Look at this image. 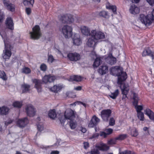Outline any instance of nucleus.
<instances>
[{
	"label": "nucleus",
	"instance_id": "de8ad7c7",
	"mask_svg": "<svg viewBox=\"0 0 154 154\" xmlns=\"http://www.w3.org/2000/svg\"><path fill=\"white\" fill-rule=\"evenodd\" d=\"M22 72L25 74H28L30 72L31 70L28 67H25L23 69Z\"/></svg>",
	"mask_w": 154,
	"mask_h": 154
},
{
	"label": "nucleus",
	"instance_id": "49530a36",
	"mask_svg": "<svg viewBox=\"0 0 154 154\" xmlns=\"http://www.w3.org/2000/svg\"><path fill=\"white\" fill-rule=\"evenodd\" d=\"M13 105L14 107L20 108L22 104L21 103L19 102L16 101L13 103Z\"/></svg>",
	"mask_w": 154,
	"mask_h": 154
},
{
	"label": "nucleus",
	"instance_id": "79ce46f5",
	"mask_svg": "<svg viewBox=\"0 0 154 154\" xmlns=\"http://www.w3.org/2000/svg\"><path fill=\"white\" fill-rule=\"evenodd\" d=\"M106 8L107 9L112 10L114 14H116V6H108L106 5Z\"/></svg>",
	"mask_w": 154,
	"mask_h": 154
},
{
	"label": "nucleus",
	"instance_id": "f8f14e48",
	"mask_svg": "<svg viewBox=\"0 0 154 154\" xmlns=\"http://www.w3.org/2000/svg\"><path fill=\"white\" fill-rule=\"evenodd\" d=\"M29 122L27 117L19 119L17 122V126L21 128L25 127Z\"/></svg>",
	"mask_w": 154,
	"mask_h": 154
},
{
	"label": "nucleus",
	"instance_id": "f03ea898",
	"mask_svg": "<svg viewBox=\"0 0 154 154\" xmlns=\"http://www.w3.org/2000/svg\"><path fill=\"white\" fill-rule=\"evenodd\" d=\"M109 71L112 75L118 76L117 83L119 85H122V82L127 78L126 73L121 71L118 66L112 67L110 69Z\"/></svg>",
	"mask_w": 154,
	"mask_h": 154
},
{
	"label": "nucleus",
	"instance_id": "4be33fe9",
	"mask_svg": "<svg viewBox=\"0 0 154 154\" xmlns=\"http://www.w3.org/2000/svg\"><path fill=\"white\" fill-rule=\"evenodd\" d=\"M55 79L54 77L51 75H45L43 78V82L45 83H47L48 82H53Z\"/></svg>",
	"mask_w": 154,
	"mask_h": 154
},
{
	"label": "nucleus",
	"instance_id": "c9c22d12",
	"mask_svg": "<svg viewBox=\"0 0 154 154\" xmlns=\"http://www.w3.org/2000/svg\"><path fill=\"white\" fill-rule=\"evenodd\" d=\"M152 53V51L149 49H146L143 51L142 56L143 57L146 56H150Z\"/></svg>",
	"mask_w": 154,
	"mask_h": 154
},
{
	"label": "nucleus",
	"instance_id": "f257e3e1",
	"mask_svg": "<svg viewBox=\"0 0 154 154\" xmlns=\"http://www.w3.org/2000/svg\"><path fill=\"white\" fill-rule=\"evenodd\" d=\"M0 34L4 39L5 44V49L3 50L2 56L5 59H8L11 55V50L13 48V47L5 34H2V32H0Z\"/></svg>",
	"mask_w": 154,
	"mask_h": 154
},
{
	"label": "nucleus",
	"instance_id": "6e6552de",
	"mask_svg": "<svg viewBox=\"0 0 154 154\" xmlns=\"http://www.w3.org/2000/svg\"><path fill=\"white\" fill-rule=\"evenodd\" d=\"M64 115L66 119L71 120L75 117L76 114L75 112L69 109L65 111Z\"/></svg>",
	"mask_w": 154,
	"mask_h": 154
},
{
	"label": "nucleus",
	"instance_id": "0eeeda50",
	"mask_svg": "<svg viewBox=\"0 0 154 154\" xmlns=\"http://www.w3.org/2000/svg\"><path fill=\"white\" fill-rule=\"evenodd\" d=\"M111 113L112 111L110 109H104L101 111L100 116L104 121L107 122Z\"/></svg>",
	"mask_w": 154,
	"mask_h": 154
},
{
	"label": "nucleus",
	"instance_id": "e2e57ef3",
	"mask_svg": "<svg viewBox=\"0 0 154 154\" xmlns=\"http://www.w3.org/2000/svg\"><path fill=\"white\" fill-rule=\"evenodd\" d=\"M26 12L27 14L29 15L31 13V9L29 8H27L26 10Z\"/></svg>",
	"mask_w": 154,
	"mask_h": 154
},
{
	"label": "nucleus",
	"instance_id": "bb28decb",
	"mask_svg": "<svg viewBox=\"0 0 154 154\" xmlns=\"http://www.w3.org/2000/svg\"><path fill=\"white\" fill-rule=\"evenodd\" d=\"M96 41V40L91 36V37L88 39L87 43L88 45L90 47L93 46L95 44Z\"/></svg>",
	"mask_w": 154,
	"mask_h": 154
},
{
	"label": "nucleus",
	"instance_id": "13d9d810",
	"mask_svg": "<svg viewBox=\"0 0 154 154\" xmlns=\"http://www.w3.org/2000/svg\"><path fill=\"white\" fill-rule=\"evenodd\" d=\"M89 147V143L87 142L84 143V147L85 149H86Z\"/></svg>",
	"mask_w": 154,
	"mask_h": 154
},
{
	"label": "nucleus",
	"instance_id": "774afa93",
	"mask_svg": "<svg viewBox=\"0 0 154 154\" xmlns=\"http://www.w3.org/2000/svg\"><path fill=\"white\" fill-rule=\"evenodd\" d=\"M149 14L152 15V17H153V20H154V9H153L151 14Z\"/></svg>",
	"mask_w": 154,
	"mask_h": 154
},
{
	"label": "nucleus",
	"instance_id": "4468645a",
	"mask_svg": "<svg viewBox=\"0 0 154 154\" xmlns=\"http://www.w3.org/2000/svg\"><path fill=\"white\" fill-rule=\"evenodd\" d=\"M3 2L5 7L8 10L13 12L15 11V5L13 4L9 3L8 1L3 0Z\"/></svg>",
	"mask_w": 154,
	"mask_h": 154
},
{
	"label": "nucleus",
	"instance_id": "2f4dec72",
	"mask_svg": "<svg viewBox=\"0 0 154 154\" xmlns=\"http://www.w3.org/2000/svg\"><path fill=\"white\" fill-rule=\"evenodd\" d=\"M70 79L72 81L80 82L82 80V78L80 76L74 75L70 77Z\"/></svg>",
	"mask_w": 154,
	"mask_h": 154
},
{
	"label": "nucleus",
	"instance_id": "f3484780",
	"mask_svg": "<svg viewBox=\"0 0 154 154\" xmlns=\"http://www.w3.org/2000/svg\"><path fill=\"white\" fill-rule=\"evenodd\" d=\"M60 20L63 23L72 22L74 20L73 18L70 15H63L61 17Z\"/></svg>",
	"mask_w": 154,
	"mask_h": 154
},
{
	"label": "nucleus",
	"instance_id": "473e14b6",
	"mask_svg": "<svg viewBox=\"0 0 154 154\" xmlns=\"http://www.w3.org/2000/svg\"><path fill=\"white\" fill-rule=\"evenodd\" d=\"M62 88V86L60 85H55L51 88V91L54 92H57L60 90H61Z\"/></svg>",
	"mask_w": 154,
	"mask_h": 154
},
{
	"label": "nucleus",
	"instance_id": "a878e982",
	"mask_svg": "<svg viewBox=\"0 0 154 154\" xmlns=\"http://www.w3.org/2000/svg\"><path fill=\"white\" fill-rule=\"evenodd\" d=\"M145 114L150 119L154 121V113L149 109H147L145 111Z\"/></svg>",
	"mask_w": 154,
	"mask_h": 154
},
{
	"label": "nucleus",
	"instance_id": "09e8293b",
	"mask_svg": "<svg viewBox=\"0 0 154 154\" xmlns=\"http://www.w3.org/2000/svg\"><path fill=\"white\" fill-rule=\"evenodd\" d=\"M54 60V59L52 55H48V61L50 63H52Z\"/></svg>",
	"mask_w": 154,
	"mask_h": 154
},
{
	"label": "nucleus",
	"instance_id": "dca6fc26",
	"mask_svg": "<svg viewBox=\"0 0 154 154\" xmlns=\"http://www.w3.org/2000/svg\"><path fill=\"white\" fill-rule=\"evenodd\" d=\"M122 94L123 95L122 99H125L127 97V95L129 90V86L127 85H123L122 88H121Z\"/></svg>",
	"mask_w": 154,
	"mask_h": 154
},
{
	"label": "nucleus",
	"instance_id": "6ab92c4d",
	"mask_svg": "<svg viewBox=\"0 0 154 154\" xmlns=\"http://www.w3.org/2000/svg\"><path fill=\"white\" fill-rule=\"evenodd\" d=\"M33 82L35 84V87L37 89L38 91L40 92L41 91V85L43 82V81L40 80L35 79L33 80Z\"/></svg>",
	"mask_w": 154,
	"mask_h": 154
},
{
	"label": "nucleus",
	"instance_id": "ea45409f",
	"mask_svg": "<svg viewBox=\"0 0 154 154\" xmlns=\"http://www.w3.org/2000/svg\"><path fill=\"white\" fill-rule=\"evenodd\" d=\"M137 116L138 119L140 121H143L144 119L143 113L142 112H137Z\"/></svg>",
	"mask_w": 154,
	"mask_h": 154
},
{
	"label": "nucleus",
	"instance_id": "5fc2aeb1",
	"mask_svg": "<svg viewBox=\"0 0 154 154\" xmlns=\"http://www.w3.org/2000/svg\"><path fill=\"white\" fill-rule=\"evenodd\" d=\"M37 129L39 131H41L43 130L44 127L42 125L38 124L37 125Z\"/></svg>",
	"mask_w": 154,
	"mask_h": 154
},
{
	"label": "nucleus",
	"instance_id": "338daca9",
	"mask_svg": "<svg viewBox=\"0 0 154 154\" xmlns=\"http://www.w3.org/2000/svg\"><path fill=\"white\" fill-rule=\"evenodd\" d=\"M59 152L58 151H52L50 154H59Z\"/></svg>",
	"mask_w": 154,
	"mask_h": 154
},
{
	"label": "nucleus",
	"instance_id": "3c124183",
	"mask_svg": "<svg viewBox=\"0 0 154 154\" xmlns=\"http://www.w3.org/2000/svg\"><path fill=\"white\" fill-rule=\"evenodd\" d=\"M109 123V125L111 126H113L115 124V120L113 118H110Z\"/></svg>",
	"mask_w": 154,
	"mask_h": 154
},
{
	"label": "nucleus",
	"instance_id": "9b49d317",
	"mask_svg": "<svg viewBox=\"0 0 154 154\" xmlns=\"http://www.w3.org/2000/svg\"><path fill=\"white\" fill-rule=\"evenodd\" d=\"M67 57L70 60L73 61L79 60L81 58L80 54L76 52L69 53Z\"/></svg>",
	"mask_w": 154,
	"mask_h": 154
},
{
	"label": "nucleus",
	"instance_id": "72a5a7b5",
	"mask_svg": "<svg viewBox=\"0 0 154 154\" xmlns=\"http://www.w3.org/2000/svg\"><path fill=\"white\" fill-rule=\"evenodd\" d=\"M131 130V134L132 136L136 137L138 134V131L134 127H133L132 128H130Z\"/></svg>",
	"mask_w": 154,
	"mask_h": 154
},
{
	"label": "nucleus",
	"instance_id": "052dcab7",
	"mask_svg": "<svg viewBox=\"0 0 154 154\" xmlns=\"http://www.w3.org/2000/svg\"><path fill=\"white\" fill-rule=\"evenodd\" d=\"M80 130L83 133H85L87 131L86 129L85 128H83L82 127H81L80 128Z\"/></svg>",
	"mask_w": 154,
	"mask_h": 154
},
{
	"label": "nucleus",
	"instance_id": "cd10ccee",
	"mask_svg": "<svg viewBox=\"0 0 154 154\" xmlns=\"http://www.w3.org/2000/svg\"><path fill=\"white\" fill-rule=\"evenodd\" d=\"M9 109L5 106L0 108V114L6 115L8 113Z\"/></svg>",
	"mask_w": 154,
	"mask_h": 154
},
{
	"label": "nucleus",
	"instance_id": "412c9836",
	"mask_svg": "<svg viewBox=\"0 0 154 154\" xmlns=\"http://www.w3.org/2000/svg\"><path fill=\"white\" fill-rule=\"evenodd\" d=\"M96 147L98 150L103 151H106L109 150V146L106 144L102 143H100L99 145H97L96 146Z\"/></svg>",
	"mask_w": 154,
	"mask_h": 154
},
{
	"label": "nucleus",
	"instance_id": "4d7b16f0",
	"mask_svg": "<svg viewBox=\"0 0 154 154\" xmlns=\"http://www.w3.org/2000/svg\"><path fill=\"white\" fill-rule=\"evenodd\" d=\"M147 2L151 5H154V0H146Z\"/></svg>",
	"mask_w": 154,
	"mask_h": 154
},
{
	"label": "nucleus",
	"instance_id": "37998d69",
	"mask_svg": "<svg viewBox=\"0 0 154 154\" xmlns=\"http://www.w3.org/2000/svg\"><path fill=\"white\" fill-rule=\"evenodd\" d=\"M34 3V0H24L23 1V4L25 5L30 4L32 5Z\"/></svg>",
	"mask_w": 154,
	"mask_h": 154
},
{
	"label": "nucleus",
	"instance_id": "864d4df0",
	"mask_svg": "<svg viewBox=\"0 0 154 154\" xmlns=\"http://www.w3.org/2000/svg\"><path fill=\"white\" fill-rule=\"evenodd\" d=\"M119 154H131V152L130 151L126 150L120 152Z\"/></svg>",
	"mask_w": 154,
	"mask_h": 154
},
{
	"label": "nucleus",
	"instance_id": "69168bd1",
	"mask_svg": "<svg viewBox=\"0 0 154 154\" xmlns=\"http://www.w3.org/2000/svg\"><path fill=\"white\" fill-rule=\"evenodd\" d=\"M74 89L76 91H80L82 89V87L80 86H79L75 88Z\"/></svg>",
	"mask_w": 154,
	"mask_h": 154
},
{
	"label": "nucleus",
	"instance_id": "5701e85b",
	"mask_svg": "<svg viewBox=\"0 0 154 154\" xmlns=\"http://www.w3.org/2000/svg\"><path fill=\"white\" fill-rule=\"evenodd\" d=\"M6 27L8 29L13 30L14 29V23L11 17L7 18L5 22Z\"/></svg>",
	"mask_w": 154,
	"mask_h": 154
},
{
	"label": "nucleus",
	"instance_id": "0e129e2a",
	"mask_svg": "<svg viewBox=\"0 0 154 154\" xmlns=\"http://www.w3.org/2000/svg\"><path fill=\"white\" fill-rule=\"evenodd\" d=\"M99 134L97 133H95L91 137V138H94L96 137H97L98 136Z\"/></svg>",
	"mask_w": 154,
	"mask_h": 154
},
{
	"label": "nucleus",
	"instance_id": "58836bf2",
	"mask_svg": "<svg viewBox=\"0 0 154 154\" xmlns=\"http://www.w3.org/2000/svg\"><path fill=\"white\" fill-rule=\"evenodd\" d=\"M127 137L126 134H120L115 138L116 140H122L126 138Z\"/></svg>",
	"mask_w": 154,
	"mask_h": 154
},
{
	"label": "nucleus",
	"instance_id": "aec40b11",
	"mask_svg": "<svg viewBox=\"0 0 154 154\" xmlns=\"http://www.w3.org/2000/svg\"><path fill=\"white\" fill-rule=\"evenodd\" d=\"M140 8L134 5H131L129 11L131 13L133 14H138L140 12Z\"/></svg>",
	"mask_w": 154,
	"mask_h": 154
},
{
	"label": "nucleus",
	"instance_id": "2eb2a0df",
	"mask_svg": "<svg viewBox=\"0 0 154 154\" xmlns=\"http://www.w3.org/2000/svg\"><path fill=\"white\" fill-rule=\"evenodd\" d=\"M100 119L97 117L95 116H93L90 120L88 126L89 127L92 128L97 125L100 122Z\"/></svg>",
	"mask_w": 154,
	"mask_h": 154
},
{
	"label": "nucleus",
	"instance_id": "7ed1b4c3",
	"mask_svg": "<svg viewBox=\"0 0 154 154\" xmlns=\"http://www.w3.org/2000/svg\"><path fill=\"white\" fill-rule=\"evenodd\" d=\"M139 19L142 23L146 26H148L150 25L154 20L152 15L149 14L146 16L143 14H141L140 15Z\"/></svg>",
	"mask_w": 154,
	"mask_h": 154
},
{
	"label": "nucleus",
	"instance_id": "c756f323",
	"mask_svg": "<svg viewBox=\"0 0 154 154\" xmlns=\"http://www.w3.org/2000/svg\"><path fill=\"white\" fill-rule=\"evenodd\" d=\"M48 115L51 119H54L57 116L55 110L54 109L50 110L49 112Z\"/></svg>",
	"mask_w": 154,
	"mask_h": 154
},
{
	"label": "nucleus",
	"instance_id": "e433bc0d",
	"mask_svg": "<svg viewBox=\"0 0 154 154\" xmlns=\"http://www.w3.org/2000/svg\"><path fill=\"white\" fill-rule=\"evenodd\" d=\"M69 125L71 129H73L75 128L77 126V123L76 121L72 120L69 122Z\"/></svg>",
	"mask_w": 154,
	"mask_h": 154
},
{
	"label": "nucleus",
	"instance_id": "4c0bfd02",
	"mask_svg": "<svg viewBox=\"0 0 154 154\" xmlns=\"http://www.w3.org/2000/svg\"><path fill=\"white\" fill-rule=\"evenodd\" d=\"M119 94V91L118 89L116 90L115 91L111 93V94L109 95V96L113 99H115Z\"/></svg>",
	"mask_w": 154,
	"mask_h": 154
},
{
	"label": "nucleus",
	"instance_id": "20e7f679",
	"mask_svg": "<svg viewBox=\"0 0 154 154\" xmlns=\"http://www.w3.org/2000/svg\"><path fill=\"white\" fill-rule=\"evenodd\" d=\"M30 38L33 39H38L42 35L39 26L35 25L32 28V32H30Z\"/></svg>",
	"mask_w": 154,
	"mask_h": 154
},
{
	"label": "nucleus",
	"instance_id": "b1692460",
	"mask_svg": "<svg viewBox=\"0 0 154 154\" xmlns=\"http://www.w3.org/2000/svg\"><path fill=\"white\" fill-rule=\"evenodd\" d=\"M103 57H98L96 58L93 64L94 67H97L102 63L104 60Z\"/></svg>",
	"mask_w": 154,
	"mask_h": 154
},
{
	"label": "nucleus",
	"instance_id": "393cba45",
	"mask_svg": "<svg viewBox=\"0 0 154 154\" xmlns=\"http://www.w3.org/2000/svg\"><path fill=\"white\" fill-rule=\"evenodd\" d=\"M21 87L23 93L29 92L30 90V85L28 84H24L21 85Z\"/></svg>",
	"mask_w": 154,
	"mask_h": 154
},
{
	"label": "nucleus",
	"instance_id": "bf43d9fd",
	"mask_svg": "<svg viewBox=\"0 0 154 154\" xmlns=\"http://www.w3.org/2000/svg\"><path fill=\"white\" fill-rule=\"evenodd\" d=\"M4 15L3 14H0V23L2 22L3 20Z\"/></svg>",
	"mask_w": 154,
	"mask_h": 154
},
{
	"label": "nucleus",
	"instance_id": "6e6d98bb",
	"mask_svg": "<svg viewBox=\"0 0 154 154\" xmlns=\"http://www.w3.org/2000/svg\"><path fill=\"white\" fill-rule=\"evenodd\" d=\"M74 103L75 105H76V104H79L80 103V104L83 105V106H84L85 107H86V106L85 103H82V102H81L80 101L76 102L75 103Z\"/></svg>",
	"mask_w": 154,
	"mask_h": 154
},
{
	"label": "nucleus",
	"instance_id": "603ef678",
	"mask_svg": "<svg viewBox=\"0 0 154 154\" xmlns=\"http://www.w3.org/2000/svg\"><path fill=\"white\" fill-rule=\"evenodd\" d=\"M112 131L113 130L111 128H107L105 130V132H106L108 135L112 133Z\"/></svg>",
	"mask_w": 154,
	"mask_h": 154
},
{
	"label": "nucleus",
	"instance_id": "680f3d73",
	"mask_svg": "<svg viewBox=\"0 0 154 154\" xmlns=\"http://www.w3.org/2000/svg\"><path fill=\"white\" fill-rule=\"evenodd\" d=\"M100 135L101 136L103 137H106L108 135L107 134L106 132H103L100 133Z\"/></svg>",
	"mask_w": 154,
	"mask_h": 154
},
{
	"label": "nucleus",
	"instance_id": "423d86ee",
	"mask_svg": "<svg viewBox=\"0 0 154 154\" xmlns=\"http://www.w3.org/2000/svg\"><path fill=\"white\" fill-rule=\"evenodd\" d=\"M91 35L92 38L96 41L105 38V35L103 33L96 30H92L91 31Z\"/></svg>",
	"mask_w": 154,
	"mask_h": 154
},
{
	"label": "nucleus",
	"instance_id": "8fccbe9b",
	"mask_svg": "<svg viewBox=\"0 0 154 154\" xmlns=\"http://www.w3.org/2000/svg\"><path fill=\"white\" fill-rule=\"evenodd\" d=\"M40 68L41 70L44 71H45L47 69V66L46 64L44 63H43L41 65Z\"/></svg>",
	"mask_w": 154,
	"mask_h": 154
},
{
	"label": "nucleus",
	"instance_id": "a19ab883",
	"mask_svg": "<svg viewBox=\"0 0 154 154\" xmlns=\"http://www.w3.org/2000/svg\"><path fill=\"white\" fill-rule=\"evenodd\" d=\"M0 78H2L4 80L7 79L6 74L4 71L0 70Z\"/></svg>",
	"mask_w": 154,
	"mask_h": 154
},
{
	"label": "nucleus",
	"instance_id": "ddd939ff",
	"mask_svg": "<svg viewBox=\"0 0 154 154\" xmlns=\"http://www.w3.org/2000/svg\"><path fill=\"white\" fill-rule=\"evenodd\" d=\"M105 62L107 63L112 65L115 64L116 62V58L113 57L112 54H109L107 57L104 58Z\"/></svg>",
	"mask_w": 154,
	"mask_h": 154
},
{
	"label": "nucleus",
	"instance_id": "c03bdc74",
	"mask_svg": "<svg viewBox=\"0 0 154 154\" xmlns=\"http://www.w3.org/2000/svg\"><path fill=\"white\" fill-rule=\"evenodd\" d=\"M59 119L61 124L64 123L65 122L66 119V117H65L64 115V116L63 115H60Z\"/></svg>",
	"mask_w": 154,
	"mask_h": 154
},
{
	"label": "nucleus",
	"instance_id": "9d476101",
	"mask_svg": "<svg viewBox=\"0 0 154 154\" xmlns=\"http://www.w3.org/2000/svg\"><path fill=\"white\" fill-rule=\"evenodd\" d=\"M25 109L27 115L29 116L33 117L36 114V111L34 108L31 104L27 105Z\"/></svg>",
	"mask_w": 154,
	"mask_h": 154
},
{
	"label": "nucleus",
	"instance_id": "a211bd4d",
	"mask_svg": "<svg viewBox=\"0 0 154 154\" xmlns=\"http://www.w3.org/2000/svg\"><path fill=\"white\" fill-rule=\"evenodd\" d=\"M98 72L101 75L106 74L108 72V66L105 64H103L99 67Z\"/></svg>",
	"mask_w": 154,
	"mask_h": 154
},
{
	"label": "nucleus",
	"instance_id": "a18cd8bd",
	"mask_svg": "<svg viewBox=\"0 0 154 154\" xmlns=\"http://www.w3.org/2000/svg\"><path fill=\"white\" fill-rule=\"evenodd\" d=\"M99 152L97 149H94L90 152H88L86 154H99Z\"/></svg>",
	"mask_w": 154,
	"mask_h": 154
},
{
	"label": "nucleus",
	"instance_id": "39448f33",
	"mask_svg": "<svg viewBox=\"0 0 154 154\" xmlns=\"http://www.w3.org/2000/svg\"><path fill=\"white\" fill-rule=\"evenodd\" d=\"M61 32L63 36L66 38L71 37L72 34V27L67 25L63 26L61 29Z\"/></svg>",
	"mask_w": 154,
	"mask_h": 154
},
{
	"label": "nucleus",
	"instance_id": "c85d7f7f",
	"mask_svg": "<svg viewBox=\"0 0 154 154\" xmlns=\"http://www.w3.org/2000/svg\"><path fill=\"white\" fill-rule=\"evenodd\" d=\"M82 33L86 35H88L90 34V30L87 27L83 26L81 28Z\"/></svg>",
	"mask_w": 154,
	"mask_h": 154
},
{
	"label": "nucleus",
	"instance_id": "7c9ffc66",
	"mask_svg": "<svg viewBox=\"0 0 154 154\" xmlns=\"http://www.w3.org/2000/svg\"><path fill=\"white\" fill-rule=\"evenodd\" d=\"M99 16L105 19H108L109 17V15L107 12L103 11L100 12L99 14Z\"/></svg>",
	"mask_w": 154,
	"mask_h": 154
},
{
	"label": "nucleus",
	"instance_id": "f704fd0d",
	"mask_svg": "<svg viewBox=\"0 0 154 154\" xmlns=\"http://www.w3.org/2000/svg\"><path fill=\"white\" fill-rule=\"evenodd\" d=\"M73 43L74 44L77 45H79L81 44V41L79 36L76 38L75 37L73 39Z\"/></svg>",
	"mask_w": 154,
	"mask_h": 154
},
{
	"label": "nucleus",
	"instance_id": "1a4fd4ad",
	"mask_svg": "<svg viewBox=\"0 0 154 154\" xmlns=\"http://www.w3.org/2000/svg\"><path fill=\"white\" fill-rule=\"evenodd\" d=\"M133 99L134 101L133 102V104L135 106L137 112H141V111L143 109V107L142 106L137 105L138 102L139 100L138 97V95L136 94L133 93Z\"/></svg>",
	"mask_w": 154,
	"mask_h": 154
}]
</instances>
